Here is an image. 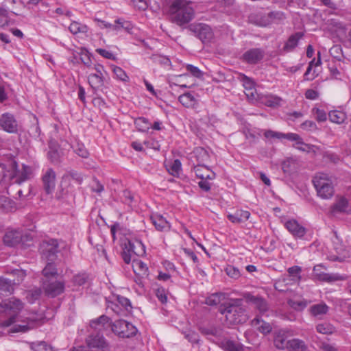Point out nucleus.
<instances>
[{"label":"nucleus","instance_id":"1","mask_svg":"<svg viewBox=\"0 0 351 351\" xmlns=\"http://www.w3.org/2000/svg\"><path fill=\"white\" fill-rule=\"evenodd\" d=\"M23 308V303L16 298L5 299L0 302V326L8 327L17 322L21 324H16L11 328V332H25L32 328L34 322L29 317L22 319L19 313Z\"/></svg>","mask_w":351,"mask_h":351},{"label":"nucleus","instance_id":"2","mask_svg":"<svg viewBox=\"0 0 351 351\" xmlns=\"http://www.w3.org/2000/svg\"><path fill=\"white\" fill-rule=\"evenodd\" d=\"M242 303V299H231L221 305L219 311L230 324H242L247 319Z\"/></svg>","mask_w":351,"mask_h":351},{"label":"nucleus","instance_id":"3","mask_svg":"<svg viewBox=\"0 0 351 351\" xmlns=\"http://www.w3.org/2000/svg\"><path fill=\"white\" fill-rule=\"evenodd\" d=\"M169 12L174 22L182 25L191 21L194 16V10L191 2L186 0H175L169 8Z\"/></svg>","mask_w":351,"mask_h":351},{"label":"nucleus","instance_id":"4","mask_svg":"<svg viewBox=\"0 0 351 351\" xmlns=\"http://www.w3.org/2000/svg\"><path fill=\"white\" fill-rule=\"evenodd\" d=\"M313 182L317 195L322 199H330L334 195V187L331 178L324 173H317Z\"/></svg>","mask_w":351,"mask_h":351},{"label":"nucleus","instance_id":"5","mask_svg":"<svg viewBox=\"0 0 351 351\" xmlns=\"http://www.w3.org/2000/svg\"><path fill=\"white\" fill-rule=\"evenodd\" d=\"M130 301L120 295H113L106 299V308L118 315H125L132 310Z\"/></svg>","mask_w":351,"mask_h":351},{"label":"nucleus","instance_id":"6","mask_svg":"<svg viewBox=\"0 0 351 351\" xmlns=\"http://www.w3.org/2000/svg\"><path fill=\"white\" fill-rule=\"evenodd\" d=\"M112 331L119 337L130 338L136 335L137 329L131 323L119 319L112 324Z\"/></svg>","mask_w":351,"mask_h":351},{"label":"nucleus","instance_id":"7","mask_svg":"<svg viewBox=\"0 0 351 351\" xmlns=\"http://www.w3.org/2000/svg\"><path fill=\"white\" fill-rule=\"evenodd\" d=\"M43 289L45 295L49 298H55L64 291L65 284L63 281L56 279H43Z\"/></svg>","mask_w":351,"mask_h":351},{"label":"nucleus","instance_id":"8","mask_svg":"<svg viewBox=\"0 0 351 351\" xmlns=\"http://www.w3.org/2000/svg\"><path fill=\"white\" fill-rule=\"evenodd\" d=\"M42 258L46 261L54 262L58 253V243L56 239L43 241L40 247Z\"/></svg>","mask_w":351,"mask_h":351},{"label":"nucleus","instance_id":"9","mask_svg":"<svg viewBox=\"0 0 351 351\" xmlns=\"http://www.w3.org/2000/svg\"><path fill=\"white\" fill-rule=\"evenodd\" d=\"M284 19V15L280 12H271L268 14L258 13L250 16V21L256 25L261 27H265L275 20H282Z\"/></svg>","mask_w":351,"mask_h":351},{"label":"nucleus","instance_id":"10","mask_svg":"<svg viewBox=\"0 0 351 351\" xmlns=\"http://www.w3.org/2000/svg\"><path fill=\"white\" fill-rule=\"evenodd\" d=\"M86 342L89 351H110L109 346L102 335H90Z\"/></svg>","mask_w":351,"mask_h":351},{"label":"nucleus","instance_id":"11","mask_svg":"<svg viewBox=\"0 0 351 351\" xmlns=\"http://www.w3.org/2000/svg\"><path fill=\"white\" fill-rule=\"evenodd\" d=\"M95 72L90 73L88 77V83L90 86L94 88H99L104 85V73H105L104 68L101 64H95L94 66L90 68Z\"/></svg>","mask_w":351,"mask_h":351},{"label":"nucleus","instance_id":"12","mask_svg":"<svg viewBox=\"0 0 351 351\" xmlns=\"http://www.w3.org/2000/svg\"><path fill=\"white\" fill-rule=\"evenodd\" d=\"M0 127L8 133L18 132V123L14 116L9 112L3 113L0 117Z\"/></svg>","mask_w":351,"mask_h":351},{"label":"nucleus","instance_id":"13","mask_svg":"<svg viewBox=\"0 0 351 351\" xmlns=\"http://www.w3.org/2000/svg\"><path fill=\"white\" fill-rule=\"evenodd\" d=\"M239 80L242 83L245 88V93L249 99H256V90L254 80L244 74H240Z\"/></svg>","mask_w":351,"mask_h":351},{"label":"nucleus","instance_id":"14","mask_svg":"<svg viewBox=\"0 0 351 351\" xmlns=\"http://www.w3.org/2000/svg\"><path fill=\"white\" fill-rule=\"evenodd\" d=\"M265 56V51L261 48H252L246 51L243 54L244 62L254 64L260 62Z\"/></svg>","mask_w":351,"mask_h":351},{"label":"nucleus","instance_id":"15","mask_svg":"<svg viewBox=\"0 0 351 351\" xmlns=\"http://www.w3.org/2000/svg\"><path fill=\"white\" fill-rule=\"evenodd\" d=\"M56 173L53 169L49 168L46 170L42 177L43 187L47 194L51 193L56 186Z\"/></svg>","mask_w":351,"mask_h":351},{"label":"nucleus","instance_id":"16","mask_svg":"<svg viewBox=\"0 0 351 351\" xmlns=\"http://www.w3.org/2000/svg\"><path fill=\"white\" fill-rule=\"evenodd\" d=\"M350 206L348 201L344 197H339L330 208V214L337 216L339 214L348 213Z\"/></svg>","mask_w":351,"mask_h":351},{"label":"nucleus","instance_id":"17","mask_svg":"<svg viewBox=\"0 0 351 351\" xmlns=\"http://www.w3.org/2000/svg\"><path fill=\"white\" fill-rule=\"evenodd\" d=\"M245 298L248 302L253 304L261 315H264L269 311V305L264 298L253 295L250 293L246 294Z\"/></svg>","mask_w":351,"mask_h":351},{"label":"nucleus","instance_id":"18","mask_svg":"<svg viewBox=\"0 0 351 351\" xmlns=\"http://www.w3.org/2000/svg\"><path fill=\"white\" fill-rule=\"evenodd\" d=\"M22 232L19 230H8L3 237V242L8 246H14L22 241Z\"/></svg>","mask_w":351,"mask_h":351},{"label":"nucleus","instance_id":"19","mask_svg":"<svg viewBox=\"0 0 351 351\" xmlns=\"http://www.w3.org/2000/svg\"><path fill=\"white\" fill-rule=\"evenodd\" d=\"M98 21L101 23L99 27L101 28H112L117 32L124 29L128 32H130L132 29V25L129 21H125L121 19L116 20L114 24L108 23L103 21Z\"/></svg>","mask_w":351,"mask_h":351},{"label":"nucleus","instance_id":"20","mask_svg":"<svg viewBox=\"0 0 351 351\" xmlns=\"http://www.w3.org/2000/svg\"><path fill=\"white\" fill-rule=\"evenodd\" d=\"M285 226L288 231L295 237L302 238L306 234V228L295 219L288 220Z\"/></svg>","mask_w":351,"mask_h":351},{"label":"nucleus","instance_id":"21","mask_svg":"<svg viewBox=\"0 0 351 351\" xmlns=\"http://www.w3.org/2000/svg\"><path fill=\"white\" fill-rule=\"evenodd\" d=\"M194 31L203 43L209 42L213 36L210 27L206 24L197 25L194 27Z\"/></svg>","mask_w":351,"mask_h":351},{"label":"nucleus","instance_id":"22","mask_svg":"<svg viewBox=\"0 0 351 351\" xmlns=\"http://www.w3.org/2000/svg\"><path fill=\"white\" fill-rule=\"evenodd\" d=\"M33 176V171L31 167L23 165L20 170L15 171L13 178L14 182L19 184L24 182L25 181L30 179Z\"/></svg>","mask_w":351,"mask_h":351},{"label":"nucleus","instance_id":"23","mask_svg":"<svg viewBox=\"0 0 351 351\" xmlns=\"http://www.w3.org/2000/svg\"><path fill=\"white\" fill-rule=\"evenodd\" d=\"M125 250L132 252L134 254L141 256L145 254V247L141 241L136 239L134 240H128L125 243Z\"/></svg>","mask_w":351,"mask_h":351},{"label":"nucleus","instance_id":"24","mask_svg":"<svg viewBox=\"0 0 351 351\" xmlns=\"http://www.w3.org/2000/svg\"><path fill=\"white\" fill-rule=\"evenodd\" d=\"M90 325L91 328L101 332L107 330L110 327L112 328V324H111L110 319L108 316L102 315L97 319H93Z\"/></svg>","mask_w":351,"mask_h":351},{"label":"nucleus","instance_id":"25","mask_svg":"<svg viewBox=\"0 0 351 351\" xmlns=\"http://www.w3.org/2000/svg\"><path fill=\"white\" fill-rule=\"evenodd\" d=\"M308 311L312 316L322 319L328 313L329 306L324 302H320L311 306Z\"/></svg>","mask_w":351,"mask_h":351},{"label":"nucleus","instance_id":"26","mask_svg":"<svg viewBox=\"0 0 351 351\" xmlns=\"http://www.w3.org/2000/svg\"><path fill=\"white\" fill-rule=\"evenodd\" d=\"M319 281L332 283L337 281H343L346 279L345 276L341 275L337 273H317V276L315 277Z\"/></svg>","mask_w":351,"mask_h":351},{"label":"nucleus","instance_id":"27","mask_svg":"<svg viewBox=\"0 0 351 351\" xmlns=\"http://www.w3.org/2000/svg\"><path fill=\"white\" fill-rule=\"evenodd\" d=\"M193 171L195 176L199 179L213 180L215 178V173L211 171L206 166L197 165L193 167Z\"/></svg>","mask_w":351,"mask_h":351},{"label":"nucleus","instance_id":"28","mask_svg":"<svg viewBox=\"0 0 351 351\" xmlns=\"http://www.w3.org/2000/svg\"><path fill=\"white\" fill-rule=\"evenodd\" d=\"M251 325L263 334H268L272 329L271 326L269 323L265 322L258 316H256L252 320Z\"/></svg>","mask_w":351,"mask_h":351},{"label":"nucleus","instance_id":"29","mask_svg":"<svg viewBox=\"0 0 351 351\" xmlns=\"http://www.w3.org/2000/svg\"><path fill=\"white\" fill-rule=\"evenodd\" d=\"M152 221L156 230L158 231H166L169 230V222L160 215H154L151 217Z\"/></svg>","mask_w":351,"mask_h":351},{"label":"nucleus","instance_id":"30","mask_svg":"<svg viewBox=\"0 0 351 351\" xmlns=\"http://www.w3.org/2000/svg\"><path fill=\"white\" fill-rule=\"evenodd\" d=\"M48 157L52 162H58L60 158V151L58 143L55 141L49 143Z\"/></svg>","mask_w":351,"mask_h":351},{"label":"nucleus","instance_id":"31","mask_svg":"<svg viewBox=\"0 0 351 351\" xmlns=\"http://www.w3.org/2000/svg\"><path fill=\"white\" fill-rule=\"evenodd\" d=\"M250 217L247 210H238L234 214L228 215V219L232 223H241L247 221Z\"/></svg>","mask_w":351,"mask_h":351},{"label":"nucleus","instance_id":"32","mask_svg":"<svg viewBox=\"0 0 351 351\" xmlns=\"http://www.w3.org/2000/svg\"><path fill=\"white\" fill-rule=\"evenodd\" d=\"M178 101L186 108H194L197 104V100L189 92L179 96Z\"/></svg>","mask_w":351,"mask_h":351},{"label":"nucleus","instance_id":"33","mask_svg":"<svg viewBox=\"0 0 351 351\" xmlns=\"http://www.w3.org/2000/svg\"><path fill=\"white\" fill-rule=\"evenodd\" d=\"M260 99L265 106L272 108L280 106L282 101L280 97L274 95H263Z\"/></svg>","mask_w":351,"mask_h":351},{"label":"nucleus","instance_id":"34","mask_svg":"<svg viewBox=\"0 0 351 351\" xmlns=\"http://www.w3.org/2000/svg\"><path fill=\"white\" fill-rule=\"evenodd\" d=\"M303 34L302 32H297L291 35L285 45L284 49L287 51L293 50L298 45L299 40L302 38Z\"/></svg>","mask_w":351,"mask_h":351},{"label":"nucleus","instance_id":"35","mask_svg":"<svg viewBox=\"0 0 351 351\" xmlns=\"http://www.w3.org/2000/svg\"><path fill=\"white\" fill-rule=\"evenodd\" d=\"M194 155L198 163L197 165H204V163L209 160V154L203 147H196L194 150Z\"/></svg>","mask_w":351,"mask_h":351},{"label":"nucleus","instance_id":"36","mask_svg":"<svg viewBox=\"0 0 351 351\" xmlns=\"http://www.w3.org/2000/svg\"><path fill=\"white\" fill-rule=\"evenodd\" d=\"M69 30L74 35L77 34H86L88 30V27L85 24L76 21H72L69 26Z\"/></svg>","mask_w":351,"mask_h":351},{"label":"nucleus","instance_id":"37","mask_svg":"<svg viewBox=\"0 0 351 351\" xmlns=\"http://www.w3.org/2000/svg\"><path fill=\"white\" fill-rule=\"evenodd\" d=\"M134 271L138 276H147L148 267L147 265L139 260H134L132 262Z\"/></svg>","mask_w":351,"mask_h":351},{"label":"nucleus","instance_id":"38","mask_svg":"<svg viewBox=\"0 0 351 351\" xmlns=\"http://www.w3.org/2000/svg\"><path fill=\"white\" fill-rule=\"evenodd\" d=\"M47 263L43 269V275L45 279H52L53 277L58 275V270L56 267L54 262L47 261Z\"/></svg>","mask_w":351,"mask_h":351},{"label":"nucleus","instance_id":"39","mask_svg":"<svg viewBox=\"0 0 351 351\" xmlns=\"http://www.w3.org/2000/svg\"><path fill=\"white\" fill-rule=\"evenodd\" d=\"M220 347L224 351H243V346L230 340H223L220 343Z\"/></svg>","mask_w":351,"mask_h":351},{"label":"nucleus","instance_id":"40","mask_svg":"<svg viewBox=\"0 0 351 351\" xmlns=\"http://www.w3.org/2000/svg\"><path fill=\"white\" fill-rule=\"evenodd\" d=\"M71 148L77 155L82 158H87L89 156V153L84 145L78 141H75L71 145Z\"/></svg>","mask_w":351,"mask_h":351},{"label":"nucleus","instance_id":"41","mask_svg":"<svg viewBox=\"0 0 351 351\" xmlns=\"http://www.w3.org/2000/svg\"><path fill=\"white\" fill-rule=\"evenodd\" d=\"M307 346L305 343L299 339H290L287 351H306Z\"/></svg>","mask_w":351,"mask_h":351},{"label":"nucleus","instance_id":"42","mask_svg":"<svg viewBox=\"0 0 351 351\" xmlns=\"http://www.w3.org/2000/svg\"><path fill=\"white\" fill-rule=\"evenodd\" d=\"M134 125L137 130L142 132H146L151 128V123L145 117L136 118L134 120Z\"/></svg>","mask_w":351,"mask_h":351},{"label":"nucleus","instance_id":"43","mask_svg":"<svg viewBox=\"0 0 351 351\" xmlns=\"http://www.w3.org/2000/svg\"><path fill=\"white\" fill-rule=\"evenodd\" d=\"M121 199L122 202L129 207L130 210H132L136 206L134 204L136 202L134 196L131 191L128 190H124L123 191Z\"/></svg>","mask_w":351,"mask_h":351},{"label":"nucleus","instance_id":"44","mask_svg":"<svg viewBox=\"0 0 351 351\" xmlns=\"http://www.w3.org/2000/svg\"><path fill=\"white\" fill-rule=\"evenodd\" d=\"M274 345L279 350H287L290 340L287 339L284 335L278 334L274 338Z\"/></svg>","mask_w":351,"mask_h":351},{"label":"nucleus","instance_id":"45","mask_svg":"<svg viewBox=\"0 0 351 351\" xmlns=\"http://www.w3.org/2000/svg\"><path fill=\"white\" fill-rule=\"evenodd\" d=\"M13 289V285L11 280L0 278V294H10L12 293Z\"/></svg>","mask_w":351,"mask_h":351},{"label":"nucleus","instance_id":"46","mask_svg":"<svg viewBox=\"0 0 351 351\" xmlns=\"http://www.w3.org/2000/svg\"><path fill=\"white\" fill-rule=\"evenodd\" d=\"M346 114L339 110H332L328 113V117L330 121L340 124L346 119Z\"/></svg>","mask_w":351,"mask_h":351},{"label":"nucleus","instance_id":"47","mask_svg":"<svg viewBox=\"0 0 351 351\" xmlns=\"http://www.w3.org/2000/svg\"><path fill=\"white\" fill-rule=\"evenodd\" d=\"M289 306L293 309L301 311L304 310L307 306V301L304 300H293L289 299L287 302Z\"/></svg>","mask_w":351,"mask_h":351},{"label":"nucleus","instance_id":"48","mask_svg":"<svg viewBox=\"0 0 351 351\" xmlns=\"http://www.w3.org/2000/svg\"><path fill=\"white\" fill-rule=\"evenodd\" d=\"M316 330L319 333L331 335L335 331V328L331 324L326 322L317 324Z\"/></svg>","mask_w":351,"mask_h":351},{"label":"nucleus","instance_id":"49","mask_svg":"<svg viewBox=\"0 0 351 351\" xmlns=\"http://www.w3.org/2000/svg\"><path fill=\"white\" fill-rule=\"evenodd\" d=\"M200 332L206 336L217 337L220 335V330L215 327H201Z\"/></svg>","mask_w":351,"mask_h":351},{"label":"nucleus","instance_id":"50","mask_svg":"<svg viewBox=\"0 0 351 351\" xmlns=\"http://www.w3.org/2000/svg\"><path fill=\"white\" fill-rule=\"evenodd\" d=\"M112 71L114 74L116 75L117 78L123 81L128 82L129 80L128 76L126 73L121 68L117 66H113Z\"/></svg>","mask_w":351,"mask_h":351},{"label":"nucleus","instance_id":"51","mask_svg":"<svg viewBox=\"0 0 351 351\" xmlns=\"http://www.w3.org/2000/svg\"><path fill=\"white\" fill-rule=\"evenodd\" d=\"M225 272L229 277L234 279H238L241 276L239 270L232 265H228L225 268Z\"/></svg>","mask_w":351,"mask_h":351},{"label":"nucleus","instance_id":"52","mask_svg":"<svg viewBox=\"0 0 351 351\" xmlns=\"http://www.w3.org/2000/svg\"><path fill=\"white\" fill-rule=\"evenodd\" d=\"M182 169V164L178 159L175 160L169 169V171L173 176H178Z\"/></svg>","mask_w":351,"mask_h":351},{"label":"nucleus","instance_id":"53","mask_svg":"<svg viewBox=\"0 0 351 351\" xmlns=\"http://www.w3.org/2000/svg\"><path fill=\"white\" fill-rule=\"evenodd\" d=\"M40 289L36 288L28 292L27 298L30 303H34L36 300H38L40 298Z\"/></svg>","mask_w":351,"mask_h":351},{"label":"nucleus","instance_id":"54","mask_svg":"<svg viewBox=\"0 0 351 351\" xmlns=\"http://www.w3.org/2000/svg\"><path fill=\"white\" fill-rule=\"evenodd\" d=\"M313 112L315 115V119L319 122H322L326 120L327 115L324 110L315 108L313 109Z\"/></svg>","mask_w":351,"mask_h":351},{"label":"nucleus","instance_id":"55","mask_svg":"<svg viewBox=\"0 0 351 351\" xmlns=\"http://www.w3.org/2000/svg\"><path fill=\"white\" fill-rule=\"evenodd\" d=\"M186 70L195 77L200 78L203 76V72L200 71L197 66L192 64H187L186 66Z\"/></svg>","mask_w":351,"mask_h":351},{"label":"nucleus","instance_id":"56","mask_svg":"<svg viewBox=\"0 0 351 351\" xmlns=\"http://www.w3.org/2000/svg\"><path fill=\"white\" fill-rule=\"evenodd\" d=\"M92 191L100 194L104 190V186L101 184L98 180L94 179L91 184Z\"/></svg>","mask_w":351,"mask_h":351},{"label":"nucleus","instance_id":"57","mask_svg":"<svg viewBox=\"0 0 351 351\" xmlns=\"http://www.w3.org/2000/svg\"><path fill=\"white\" fill-rule=\"evenodd\" d=\"M220 302V297L218 293H215L208 297L206 299V304L209 306H214L219 304Z\"/></svg>","mask_w":351,"mask_h":351},{"label":"nucleus","instance_id":"58","mask_svg":"<svg viewBox=\"0 0 351 351\" xmlns=\"http://www.w3.org/2000/svg\"><path fill=\"white\" fill-rule=\"evenodd\" d=\"M87 276L86 274H78L73 277V282L75 285L82 286L86 282Z\"/></svg>","mask_w":351,"mask_h":351},{"label":"nucleus","instance_id":"59","mask_svg":"<svg viewBox=\"0 0 351 351\" xmlns=\"http://www.w3.org/2000/svg\"><path fill=\"white\" fill-rule=\"evenodd\" d=\"M64 178H71L77 183L80 184L82 182L83 178L82 175L77 171H70L64 176Z\"/></svg>","mask_w":351,"mask_h":351},{"label":"nucleus","instance_id":"60","mask_svg":"<svg viewBox=\"0 0 351 351\" xmlns=\"http://www.w3.org/2000/svg\"><path fill=\"white\" fill-rule=\"evenodd\" d=\"M264 136L267 138H278L282 139V133L279 132L273 131L271 130H266L264 132Z\"/></svg>","mask_w":351,"mask_h":351},{"label":"nucleus","instance_id":"61","mask_svg":"<svg viewBox=\"0 0 351 351\" xmlns=\"http://www.w3.org/2000/svg\"><path fill=\"white\" fill-rule=\"evenodd\" d=\"M302 269L299 266H293L291 267H289L287 270L289 274L292 276L293 278H297L298 279L300 278V273H301Z\"/></svg>","mask_w":351,"mask_h":351},{"label":"nucleus","instance_id":"62","mask_svg":"<svg viewBox=\"0 0 351 351\" xmlns=\"http://www.w3.org/2000/svg\"><path fill=\"white\" fill-rule=\"evenodd\" d=\"M294 147L302 152H309L311 149V146L305 143L302 138L294 145Z\"/></svg>","mask_w":351,"mask_h":351},{"label":"nucleus","instance_id":"63","mask_svg":"<svg viewBox=\"0 0 351 351\" xmlns=\"http://www.w3.org/2000/svg\"><path fill=\"white\" fill-rule=\"evenodd\" d=\"M301 128L304 130L313 131L317 129V125L313 121L308 120L301 124Z\"/></svg>","mask_w":351,"mask_h":351},{"label":"nucleus","instance_id":"64","mask_svg":"<svg viewBox=\"0 0 351 351\" xmlns=\"http://www.w3.org/2000/svg\"><path fill=\"white\" fill-rule=\"evenodd\" d=\"M35 351H52L51 348L45 342H40L34 347Z\"/></svg>","mask_w":351,"mask_h":351}]
</instances>
